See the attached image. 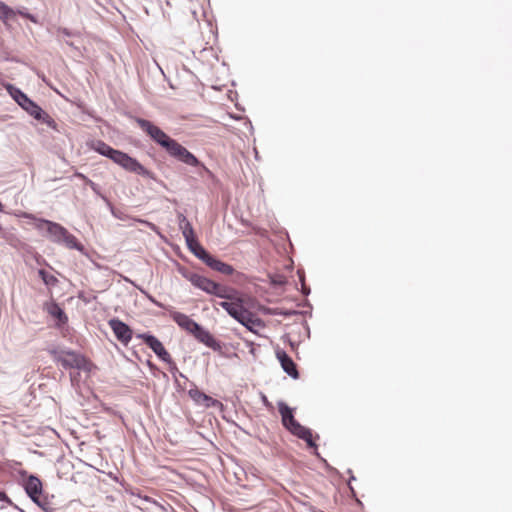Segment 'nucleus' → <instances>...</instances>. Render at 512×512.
Here are the masks:
<instances>
[{
    "label": "nucleus",
    "mask_w": 512,
    "mask_h": 512,
    "mask_svg": "<svg viewBox=\"0 0 512 512\" xmlns=\"http://www.w3.org/2000/svg\"><path fill=\"white\" fill-rule=\"evenodd\" d=\"M206 265L211 269L224 275H231L234 272L233 266H231L228 263L222 262L221 260L215 258L213 255L206 262Z\"/></svg>",
    "instance_id": "a211bd4d"
},
{
    "label": "nucleus",
    "mask_w": 512,
    "mask_h": 512,
    "mask_svg": "<svg viewBox=\"0 0 512 512\" xmlns=\"http://www.w3.org/2000/svg\"><path fill=\"white\" fill-rule=\"evenodd\" d=\"M172 319L183 329L188 331L193 335L196 329H198V324L193 319H191L189 316H187L184 313L181 312H173L171 314Z\"/></svg>",
    "instance_id": "ddd939ff"
},
{
    "label": "nucleus",
    "mask_w": 512,
    "mask_h": 512,
    "mask_svg": "<svg viewBox=\"0 0 512 512\" xmlns=\"http://www.w3.org/2000/svg\"><path fill=\"white\" fill-rule=\"evenodd\" d=\"M38 274L42 281L48 286H54L58 282L57 278L54 275L48 273L44 269H40L38 271Z\"/></svg>",
    "instance_id": "412c9836"
},
{
    "label": "nucleus",
    "mask_w": 512,
    "mask_h": 512,
    "mask_svg": "<svg viewBox=\"0 0 512 512\" xmlns=\"http://www.w3.org/2000/svg\"><path fill=\"white\" fill-rule=\"evenodd\" d=\"M274 283L282 284V281H279V279H276V281H274Z\"/></svg>",
    "instance_id": "4c0bfd02"
},
{
    "label": "nucleus",
    "mask_w": 512,
    "mask_h": 512,
    "mask_svg": "<svg viewBox=\"0 0 512 512\" xmlns=\"http://www.w3.org/2000/svg\"><path fill=\"white\" fill-rule=\"evenodd\" d=\"M88 147L100 155L109 158L114 163L121 166L126 171L135 173L137 175L154 179V174L146 169L135 158H132L127 153L114 149L102 140H91L87 143Z\"/></svg>",
    "instance_id": "f257e3e1"
},
{
    "label": "nucleus",
    "mask_w": 512,
    "mask_h": 512,
    "mask_svg": "<svg viewBox=\"0 0 512 512\" xmlns=\"http://www.w3.org/2000/svg\"><path fill=\"white\" fill-rule=\"evenodd\" d=\"M51 314L57 318L61 323L67 322V316L65 312L58 306H55L54 309L51 311Z\"/></svg>",
    "instance_id": "393cba45"
},
{
    "label": "nucleus",
    "mask_w": 512,
    "mask_h": 512,
    "mask_svg": "<svg viewBox=\"0 0 512 512\" xmlns=\"http://www.w3.org/2000/svg\"><path fill=\"white\" fill-rule=\"evenodd\" d=\"M15 15L12 8L0 1V19L6 21Z\"/></svg>",
    "instance_id": "4be33fe9"
},
{
    "label": "nucleus",
    "mask_w": 512,
    "mask_h": 512,
    "mask_svg": "<svg viewBox=\"0 0 512 512\" xmlns=\"http://www.w3.org/2000/svg\"><path fill=\"white\" fill-rule=\"evenodd\" d=\"M149 299H150L153 303H155L156 305H158V306H159V303H158V302H156V301H155V299H153L152 297H149Z\"/></svg>",
    "instance_id": "f704fd0d"
},
{
    "label": "nucleus",
    "mask_w": 512,
    "mask_h": 512,
    "mask_svg": "<svg viewBox=\"0 0 512 512\" xmlns=\"http://www.w3.org/2000/svg\"><path fill=\"white\" fill-rule=\"evenodd\" d=\"M19 475L21 476L22 481L28 477L27 471H25V470H20Z\"/></svg>",
    "instance_id": "2f4dec72"
},
{
    "label": "nucleus",
    "mask_w": 512,
    "mask_h": 512,
    "mask_svg": "<svg viewBox=\"0 0 512 512\" xmlns=\"http://www.w3.org/2000/svg\"><path fill=\"white\" fill-rule=\"evenodd\" d=\"M204 392L200 391L195 385L194 388H191L188 391V395L192 400H194L197 404H201L202 395Z\"/></svg>",
    "instance_id": "b1692460"
},
{
    "label": "nucleus",
    "mask_w": 512,
    "mask_h": 512,
    "mask_svg": "<svg viewBox=\"0 0 512 512\" xmlns=\"http://www.w3.org/2000/svg\"><path fill=\"white\" fill-rule=\"evenodd\" d=\"M201 404H203L205 407H211L218 404V401L204 393L202 395Z\"/></svg>",
    "instance_id": "a878e982"
},
{
    "label": "nucleus",
    "mask_w": 512,
    "mask_h": 512,
    "mask_svg": "<svg viewBox=\"0 0 512 512\" xmlns=\"http://www.w3.org/2000/svg\"><path fill=\"white\" fill-rule=\"evenodd\" d=\"M9 95L13 100L24 110L27 114L33 117L35 120L46 124L48 127L55 131L58 130L57 123L55 120L45 112L38 104L31 100L24 92L19 88L9 84L6 86Z\"/></svg>",
    "instance_id": "20e7f679"
},
{
    "label": "nucleus",
    "mask_w": 512,
    "mask_h": 512,
    "mask_svg": "<svg viewBox=\"0 0 512 512\" xmlns=\"http://www.w3.org/2000/svg\"><path fill=\"white\" fill-rule=\"evenodd\" d=\"M165 151L170 157L188 166L192 167L200 164L198 158L175 139L171 142L169 148H167Z\"/></svg>",
    "instance_id": "0eeeda50"
},
{
    "label": "nucleus",
    "mask_w": 512,
    "mask_h": 512,
    "mask_svg": "<svg viewBox=\"0 0 512 512\" xmlns=\"http://www.w3.org/2000/svg\"><path fill=\"white\" fill-rule=\"evenodd\" d=\"M136 123L155 143L161 146L164 150L169 148V145L174 140L167 135L161 128L153 124L151 121L136 117Z\"/></svg>",
    "instance_id": "423d86ee"
},
{
    "label": "nucleus",
    "mask_w": 512,
    "mask_h": 512,
    "mask_svg": "<svg viewBox=\"0 0 512 512\" xmlns=\"http://www.w3.org/2000/svg\"><path fill=\"white\" fill-rule=\"evenodd\" d=\"M274 283L282 284V281H279V279H276V281H274Z\"/></svg>",
    "instance_id": "e433bc0d"
},
{
    "label": "nucleus",
    "mask_w": 512,
    "mask_h": 512,
    "mask_svg": "<svg viewBox=\"0 0 512 512\" xmlns=\"http://www.w3.org/2000/svg\"><path fill=\"white\" fill-rule=\"evenodd\" d=\"M22 485L28 497L36 504H39V497L42 494V482L35 475H29L23 480Z\"/></svg>",
    "instance_id": "9d476101"
},
{
    "label": "nucleus",
    "mask_w": 512,
    "mask_h": 512,
    "mask_svg": "<svg viewBox=\"0 0 512 512\" xmlns=\"http://www.w3.org/2000/svg\"><path fill=\"white\" fill-rule=\"evenodd\" d=\"M293 435L304 440L311 448H316V444L312 437V432L309 428L302 426L299 422L288 430Z\"/></svg>",
    "instance_id": "dca6fc26"
},
{
    "label": "nucleus",
    "mask_w": 512,
    "mask_h": 512,
    "mask_svg": "<svg viewBox=\"0 0 512 512\" xmlns=\"http://www.w3.org/2000/svg\"><path fill=\"white\" fill-rule=\"evenodd\" d=\"M59 32L65 36H71V33L65 28L61 29Z\"/></svg>",
    "instance_id": "473e14b6"
},
{
    "label": "nucleus",
    "mask_w": 512,
    "mask_h": 512,
    "mask_svg": "<svg viewBox=\"0 0 512 512\" xmlns=\"http://www.w3.org/2000/svg\"><path fill=\"white\" fill-rule=\"evenodd\" d=\"M144 343L164 362H170V354L165 349L163 344L153 335L141 334L139 335Z\"/></svg>",
    "instance_id": "9b49d317"
},
{
    "label": "nucleus",
    "mask_w": 512,
    "mask_h": 512,
    "mask_svg": "<svg viewBox=\"0 0 512 512\" xmlns=\"http://www.w3.org/2000/svg\"><path fill=\"white\" fill-rule=\"evenodd\" d=\"M36 227L39 230H43L45 227L49 239L57 244L61 243L63 236H65V233L67 231V229L62 225L45 219L38 220Z\"/></svg>",
    "instance_id": "6e6552de"
},
{
    "label": "nucleus",
    "mask_w": 512,
    "mask_h": 512,
    "mask_svg": "<svg viewBox=\"0 0 512 512\" xmlns=\"http://www.w3.org/2000/svg\"><path fill=\"white\" fill-rule=\"evenodd\" d=\"M49 354L53 360L60 364L64 369H77L82 371H90L91 364L87 359L72 350L65 349H49Z\"/></svg>",
    "instance_id": "39448f33"
},
{
    "label": "nucleus",
    "mask_w": 512,
    "mask_h": 512,
    "mask_svg": "<svg viewBox=\"0 0 512 512\" xmlns=\"http://www.w3.org/2000/svg\"><path fill=\"white\" fill-rule=\"evenodd\" d=\"M60 244L66 246L69 249H75L80 252L84 251V246L80 242H78L76 237L69 233L68 230L66 231L65 236H63V239Z\"/></svg>",
    "instance_id": "aec40b11"
},
{
    "label": "nucleus",
    "mask_w": 512,
    "mask_h": 512,
    "mask_svg": "<svg viewBox=\"0 0 512 512\" xmlns=\"http://www.w3.org/2000/svg\"><path fill=\"white\" fill-rule=\"evenodd\" d=\"M193 336L201 343L205 344L207 347L213 349L214 351L221 350V344L217 341L213 335L203 328L201 325L198 326V329L195 330Z\"/></svg>",
    "instance_id": "f8f14e48"
},
{
    "label": "nucleus",
    "mask_w": 512,
    "mask_h": 512,
    "mask_svg": "<svg viewBox=\"0 0 512 512\" xmlns=\"http://www.w3.org/2000/svg\"><path fill=\"white\" fill-rule=\"evenodd\" d=\"M300 279L302 281V292H303V294H305V295L309 294L310 290L305 287L303 276L300 275Z\"/></svg>",
    "instance_id": "c756f323"
},
{
    "label": "nucleus",
    "mask_w": 512,
    "mask_h": 512,
    "mask_svg": "<svg viewBox=\"0 0 512 512\" xmlns=\"http://www.w3.org/2000/svg\"><path fill=\"white\" fill-rule=\"evenodd\" d=\"M25 16H26L28 19H30L31 21H33V22H35V21H36V20H35V17H34L33 15H31V14H25Z\"/></svg>",
    "instance_id": "72a5a7b5"
},
{
    "label": "nucleus",
    "mask_w": 512,
    "mask_h": 512,
    "mask_svg": "<svg viewBox=\"0 0 512 512\" xmlns=\"http://www.w3.org/2000/svg\"><path fill=\"white\" fill-rule=\"evenodd\" d=\"M71 381L74 382L75 376L73 374L70 375Z\"/></svg>",
    "instance_id": "c9c22d12"
},
{
    "label": "nucleus",
    "mask_w": 512,
    "mask_h": 512,
    "mask_svg": "<svg viewBox=\"0 0 512 512\" xmlns=\"http://www.w3.org/2000/svg\"><path fill=\"white\" fill-rule=\"evenodd\" d=\"M250 302V298L237 294L232 301H222L219 306L249 331L256 333V328H262L264 323L250 311Z\"/></svg>",
    "instance_id": "f03ea898"
},
{
    "label": "nucleus",
    "mask_w": 512,
    "mask_h": 512,
    "mask_svg": "<svg viewBox=\"0 0 512 512\" xmlns=\"http://www.w3.org/2000/svg\"><path fill=\"white\" fill-rule=\"evenodd\" d=\"M108 324L118 341L124 345H127L131 341L133 332L126 323L118 318H113L109 320Z\"/></svg>",
    "instance_id": "1a4fd4ad"
},
{
    "label": "nucleus",
    "mask_w": 512,
    "mask_h": 512,
    "mask_svg": "<svg viewBox=\"0 0 512 512\" xmlns=\"http://www.w3.org/2000/svg\"><path fill=\"white\" fill-rule=\"evenodd\" d=\"M2 209H3V205H2V203L0 202V211H2Z\"/></svg>",
    "instance_id": "ea45409f"
},
{
    "label": "nucleus",
    "mask_w": 512,
    "mask_h": 512,
    "mask_svg": "<svg viewBox=\"0 0 512 512\" xmlns=\"http://www.w3.org/2000/svg\"><path fill=\"white\" fill-rule=\"evenodd\" d=\"M75 177L80 178L85 182H86V179H88L84 174L79 173V172L75 173Z\"/></svg>",
    "instance_id": "7c9ffc66"
},
{
    "label": "nucleus",
    "mask_w": 512,
    "mask_h": 512,
    "mask_svg": "<svg viewBox=\"0 0 512 512\" xmlns=\"http://www.w3.org/2000/svg\"><path fill=\"white\" fill-rule=\"evenodd\" d=\"M178 225L180 230L182 231V235L185 238V242L195 238L194 230L191 223L188 221L185 215L182 213H178Z\"/></svg>",
    "instance_id": "6ab92c4d"
},
{
    "label": "nucleus",
    "mask_w": 512,
    "mask_h": 512,
    "mask_svg": "<svg viewBox=\"0 0 512 512\" xmlns=\"http://www.w3.org/2000/svg\"><path fill=\"white\" fill-rule=\"evenodd\" d=\"M168 365H169V370L171 372V374L173 375L174 379H175V382H177V377H181V378H184L185 380H187V377L181 373L178 368H177V365L176 363L172 360V358H170V362H166Z\"/></svg>",
    "instance_id": "5701e85b"
},
{
    "label": "nucleus",
    "mask_w": 512,
    "mask_h": 512,
    "mask_svg": "<svg viewBox=\"0 0 512 512\" xmlns=\"http://www.w3.org/2000/svg\"><path fill=\"white\" fill-rule=\"evenodd\" d=\"M188 249L205 264L212 256L197 240L196 238L186 241Z\"/></svg>",
    "instance_id": "f3484780"
},
{
    "label": "nucleus",
    "mask_w": 512,
    "mask_h": 512,
    "mask_svg": "<svg viewBox=\"0 0 512 512\" xmlns=\"http://www.w3.org/2000/svg\"><path fill=\"white\" fill-rule=\"evenodd\" d=\"M178 272L191 284L198 289L206 292L207 294L217 296L219 298L226 299L227 301H232L233 298L238 294L235 290L230 289L226 286H222L213 280L189 271L187 268L179 266Z\"/></svg>",
    "instance_id": "7ed1b4c3"
},
{
    "label": "nucleus",
    "mask_w": 512,
    "mask_h": 512,
    "mask_svg": "<svg viewBox=\"0 0 512 512\" xmlns=\"http://www.w3.org/2000/svg\"><path fill=\"white\" fill-rule=\"evenodd\" d=\"M277 358L281 363L283 370L292 378L297 379L299 377V373L294 361L289 357L286 352L278 351Z\"/></svg>",
    "instance_id": "2eb2a0df"
},
{
    "label": "nucleus",
    "mask_w": 512,
    "mask_h": 512,
    "mask_svg": "<svg viewBox=\"0 0 512 512\" xmlns=\"http://www.w3.org/2000/svg\"><path fill=\"white\" fill-rule=\"evenodd\" d=\"M86 184L89 185L95 193H99V187L95 182L90 179H86Z\"/></svg>",
    "instance_id": "cd10ccee"
},
{
    "label": "nucleus",
    "mask_w": 512,
    "mask_h": 512,
    "mask_svg": "<svg viewBox=\"0 0 512 512\" xmlns=\"http://www.w3.org/2000/svg\"><path fill=\"white\" fill-rule=\"evenodd\" d=\"M197 168H199V174L202 175L203 173H206V174H211V171L202 163L200 162L199 165L196 166Z\"/></svg>",
    "instance_id": "bb28decb"
},
{
    "label": "nucleus",
    "mask_w": 512,
    "mask_h": 512,
    "mask_svg": "<svg viewBox=\"0 0 512 512\" xmlns=\"http://www.w3.org/2000/svg\"><path fill=\"white\" fill-rule=\"evenodd\" d=\"M319 512H324V511H319Z\"/></svg>",
    "instance_id": "79ce46f5"
},
{
    "label": "nucleus",
    "mask_w": 512,
    "mask_h": 512,
    "mask_svg": "<svg viewBox=\"0 0 512 512\" xmlns=\"http://www.w3.org/2000/svg\"><path fill=\"white\" fill-rule=\"evenodd\" d=\"M350 480H355V476H353V475H352V476L350 477Z\"/></svg>",
    "instance_id": "a19ab883"
},
{
    "label": "nucleus",
    "mask_w": 512,
    "mask_h": 512,
    "mask_svg": "<svg viewBox=\"0 0 512 512\" xmlns=\"http://www.w3.org/2000/svg\"><path fill=\"white\" fill-rule=\"evenodd\" d=\"M263 400H264V403H266V404L268 403L267 398L265 396L263 397Z\"/></svg>",
    "instance_id": "58836bf2"
},
{
    "label": "nucleus",
    "mask_w": 512,
    "mask_h": 512,
    "mask_svg": "<svg viewBox=\"0 0 512 512\" xmlns=\"http://www.w3.org/2000/svg\"><path fill=\"white\" fill-rule=\"evenodd\" d=\"M277 405L282 418V424L287 430H289L298 423L294 418L293 410L283 401H279Z\"/></svg>",
    "instance_id": "4468645a"
},
{
    "label": "nucleus",
    "mask_w": 512,
    "mask_h": 512,
    "mask_svg": "<svg viewBox=\"0 0 512 512\" xmlns=\"http://www.w3.org/2000/svg\"><path fill=\"white\" fill-rule=\"evenodd\" d=\"M0 501L11 503V500L9 499L7 494L4 491H1V490H0Z\"/></svg>",
    "instance_id": "c85d7f7f"
}]
</instances>
